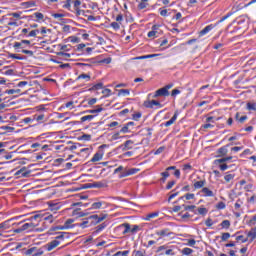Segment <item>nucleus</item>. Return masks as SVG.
<instances>
[{
    "instance_id": "obj_62",
    "label": "nucleus",
    "mask_w": 256,
    "mask_h": 256,
    "mask_svg": "<svg viewBox=\"0 0 256 256\" xmlns=\"http://www.w3.org/2000/svg\"><path fill=\"white\" fill-rule=\"evenodd\" d=\"M134 256H146L145 250H134L133 252Z\"/></svg>"
},
{
    "instance_id": "obj_20",
    "label": "nucleus",
    "mask_w": 256,
    "mask_h": 256,
    "mask_svg": "<svg viewBox=\"0 0 256 256\" xmlns=\"http://www.w3.org/2000/svg\"><path fill=\"white\" fill-rule=\"evenodd\" d=\"M178 117H179V111L176 110L174 112V115L171 117V119L169 121H166L162 125H164V127H171V125H173L175 123V121H177Z\"/></svg>"
},
{
    "instance_id": "obj_28",
    "label": "nucleus",
    "mask_w": 256,
    "mask_h": 256,
    "mask_svg": "<svg viewBox=\"0 0 256 256\" xmlns=\"http://www.w3.org/2000/svg\"><path fill=\"white\" fill-rule=\"evenodd\" d=\"M29 171H27V168H21L20 170H18L15 175L18 177H29Z\"/></svg>"
},
{
    "instance_id": "obj_12",
    "label": "nucleus",
    "mask_w": 256,
    "mask_h": 256,
    "mask_svg": "<svg viewBox=\"0 0 256 256\" xmlns=\"http://www.w3.org/2000/svg\"><path fill=\"white\" fill-rule=\"evenodd\" d=\"M136 173H139V168H130V169H125L122 171L119 175L120 179H123L125 177H130V175H136Z\"/></svg>"
},
{
    "instance_id": "obj_29",
    "label": "nucleus",
    "mask_w": 256,
    "mask_h": 256,
    "mask_svg": "<svg viewBox=\"0 0 256 256\" xmlns=\"http://www.w3.org/2000/svg\"><path fill=\"white\" fill-rule=\"evenodd\" d=\"M233 179H235V173L233 172H226L224 175V181L226 183H231V181H233Z\"/></svg>"
},
{
    "instance_id": "obj_23",
    "label": "nucleus",
    "mask_w": 256,
    "mask_h": 256,
    "mask_svg": "<svg viewBox=\"0 0 256 256\" xmlns=\"http://www.w3.org/2000/svg\"><path fill=\"white\" fill-rule=\"evenodd\" d=\"M92 43H94V45H105V39L101 36H97V34H93Z\"/></svg>"
},
{
    "instance_id": "obj_16",
    "label": "nucleus",
    "mask_w": 256,
    "mask_h": 256,
    "mask_svg": "<svg viewBox=\"0 0 256 256\" xmlns=\"http://www.w3.org/2000/svg\"><path fill=\"white\" fill-rule=\"evenodd\" d=\"M231 145L233 144H227L225 146L220 147L217 150V157H225V155H227V153H229V147H231Z\"/></svg>"
},
{
    "instance_id": "obj_11",
    "label": "nucleus",
    "mask_w": 256,
    "mask_h": 256,
    "mask_svg": "<svg viewBox=\"0 0 256 256\" xmlns=\"http://www.w3.org/2000/svg\"><path fill=\"white\" fill-rule=\"evenodd\" d=\"M26 256H41L43 255V250L38 249L37 247H31L24 252Z\"/></svg>"
},
{
    "instance_id": "obj_9",
    "label": "nucleus",
    "mask_w": 256,
    "mask_h": 256,
    "mask_svg": "<svg viewBox=\"0 0 256 256\" xmlns=\"http://www.w3.org/2000/svg\"><path fill=\"white\" fill-rule=\"evenodd\" d=\"M156 235L160 237V239H164V237H173L175 233H173L169 228H163L161 230L156 231Z\"/></svg>"
},
{
    "instance_id": "obj_53",
    "label": "nucleus",
    "mask_w": 256,
    "mask_h": 256,
    "mask_svg": "<svg viewBox=\"0 0 256 256\" xmlns=\"http://www.w3.org/2000/svg\"><path fill=\"white\" fill-rule=\"evenodd\" d=\"M71 207H89V203L75 202L72 203Z\"/></svg>"
},
{
    "instance_id": "obj_47",
    "label": "nucleus",
    "mask_w": 256,
    "mask_h": 256,
    "mask_svg": "<svg viewBox=\"0 0 256 256\" xmlns=\"http://www.w3.org/2000/svg\"><path fill=\"white\" fill-rule=\"evenodd\" d=\"M220 227L222 229H229V227H231V221L229 220H223L221 223H220Z\"/></svg>"
},
{
    "instance_id": "obj_7",
    "label": "nucleus",
    "mask_w": 256,
    "mask_h": 256,
    "mask_svg": "<svg viewBox=\"0 0 256 256\" xmlns=\"http://www.w3.org/2000/svg\"><path fill=\"white\" fill-rule=\"evenodd\" d=\"M174 84L170 83L165 85L164 87L158 89L154 93V97H169L170 93L169 90L173 89Z\"/></svg>"
},
{
    "instance_id": "obj_52",
    "label": "nucleus",
    "mask_w": 256,
    "mask_h": 256,
    "mask_svg": "<svg viewBox=\"0 0 256 256\" xmlns=\"http://www.w3.org/2000/svg\"><path fill=\"white\" fill-rule=\"evenodd\" d=\"M92 119H95V115H86L81 117V122L85 123V121H92Z\"/></svg>"
},
{
    "instance_id": "obj_50",
    "label": "nucleus",
    "mask_w": 256,
    "mask_h": 256,
    "mask_svg": "<svg viewBox=\"0 0 256 256\" xmlns=\"http://www.w3.org/2000/svg\"><path fill=\"white\" fill-rule=\"evenodd\" d=\"M131 132V126H129L127 123L120 129V133H130Z\"/></svg>"
},
{
    "instance_id": "obj_27",
    "label": "nucleus",
    "mask_w": 256,
    "mask_h": 256,
    "mask_svg": "<svg viewBox=\"0 0 256 256\" xmlns=\"http://www.w3.org/2000/svg\"><path fill=\"white\" fill-rule=\"evenodd\" d=\"M81 79H84L87 82L91 81V72L88 73H82L77 78L76 81H81Z\"/></svg>"
},
{
    "instance_id": "obj_49",
    "label": "nucleus",
    "mask_w": 256,
    "mask_h": 256,
    "mask_svg": "<svg viewBox=\"0 0 256 256\" xmlns=\"http://www.w3.org/2000/svg\"><path fill=\"white\" fill-rule=\"evenodd\" d=\"M242 206H243V199L239 198L234 204V207L236 211H239V209H241Z\"/></svg>"
},
{
    "instance_id": "obj_15",
    "label": "nucleus",
    "mask_w": 256,
    "mask_h": 256,
    "mask_svg": "<svg viewBox=\"0 0 256 256\" xmlns=\"http://www.w3.org/2000/svg\"><path fill=\"white\" fill-rule=\"evenodd\" d=\"M105 229H107V223L103 222L94 228L92 235L95 237V236L99 235V233H103V231H105Z\"/></svg>"
},
{
    "instance_id": "obj_59",
    "label": "nucleus",
    "mask_w": 256,
    "mask_h": 256,
    "mask_svg": "<svg viewBox=\"0 0 256 256\" xmlns=\"http://www.w3.org/2000/svg\"><path fill=\"white\" fill-rule=\"evenodd\" d=\"M67 41H69L70 43H79L81 39H79V37H76V36H70L68 37Z\"/></svg>"
},
{
    "instance_id": "obj_39",
    "label": "nucleus",
    "mask_w": 256,
    "mask_h": 256,
    "mask_svg": "<svg viewBox=\"0 0 256 256\" xmlns=\"http://www.w3.org/2000/svg\"><path fill=\"white\" fill-rule=\"evenodd\" d=\"M231 159H233V156H228V157L216 159V160L214 161V163H215V165H219V164H221V163H227V161H231Z\"/></svg>"
},
{
    "instance_id": "obj_37",
    "label": "nucleus",
    "mask_w": 256,
    "mask_h": 256,
    "mask_svg": "<svg viewBox=\"0 0 256 256\" xmlns=\"http://www.w3.org/2000/svg\"><path fill=\"white\" fill-rule=\"evenodd\" d=\"M74 102L73 101H69V102H67L66 104H64V105H62L59 109H58V111H62V109H75V106H74Z\"/></svg>"
},
{
    "instance_id": "obj_10",
    "label": "nucleus",
    "mask_w": 256,
    "mask_h": 256,
    "mask_svg": "<svg viewBox=\"0 0 256 256\" xmlns=\"http://www.w3.org/2000/svg\"><path fill=\"white\" fill-rule=\"evenodd\" d=\"M201 197H215L217 195V190H212L209 187H204L200 190Z\"/></svg>"
},
{
    "instance_id": "obj_31",
    "label": "nucleus",
    "mask_w": 256,
    "mask_h": 256,
    "mask_svg": "<svg viewBox=\"0 0 256 256\" xmlns=\"http://www.w3.org/2000/svg\"><path fill=\"white\" fill-rule=\"evenodd\" d=\"M152 57H159V54H149V55L134 57L132 58V61H139L141 59H152Z\"/></svg>"
},
{
    "instance_id": "obj_17",
    "label": "nucleus",
    "mask_w": 256,
    "mask_h": 256,
    "mask_svg": "<svg viewBox=\"0 0 256 256\" xmlns=\"http://www.w3.org/2000/svg\"><path fill=\"white\" fill-rule=\"evenodd\" d=\"M87 215H89V211H81L80 208H76L72 211V217H77V218H81V217H87Z\"/></svg>"
},
{
    "instance_id": "obj_44",
    "label": "nucleus",
    "mask_w": 256,
    "mask_h": 256,
    "mask_svg": "<svg viewBox=\"0 0 256 256\" xmlns=\"http://www.w3.org/2000/svg\"><path fill=\"white\" fill-rule=\"evenodd\" d=\"M180 253L182 256H185V255L190 256L193 253V249L186 247V248H183L182 250H180Z\"/></svg>"
},
{
    "instance_id": "obj_60",
    "label": "nucleus",
    "mask_w": 256,
    "mask_h": 256,
    "mask_svg": "<svg viewBox=\"0 0 256 256\" xmlns=\"http://www.w3.org/2000/svg\"><path fill=\"white\" fill-rule=\"evenodd\" d=\"M49 209H50V211H59V209H61V205H59V204H50Z\"/></svg>"
},
{
    "instance_id": "obj_21",
    "label": "nucleus",
    "mask_w": 256,
    "mask_h": 256,
    "mask_svg": "<svg viewBox=\"0 0 256 256\" xmlns=\"http://www.w3.org/2000/svg\"><path fill=\"white\" fill-rule=\"evenodd\" d=\"M75 227H80L81 229H87L91 227V222L89 217L84 218L82 222L75 224Z\"/></svg>"
},
{
    "instance_id": "obj_25",
    "label": "nucleus",
    "mask_w": 256,
    "mask_h": 256,
    "mask_svg": "<svg viewBox=\"0 0 256 256\" xmlns=\"http://www.w3.org/2000/svg\"><path fill=\"white\" fill-rule=\"evenodd\" d=\"M175 169H176V166H170L166 168V171L161 173L163 183H165L167 181V178H169V175H170L169 171H173Z\"/></svg>"
},
{
    "instance_id": "obj_40",
    "label": "nucleus",
    "mask_w": 256,
    "mask_h": 256,
    "mask_svg": "<svg viewBox=\"0 0 256 256\" xmlns=\"http://www.w3.org/2000/svg\"><path fill=\"white\" fill-rule=\"evenodd\" d=\"M101 111H103V107L97 105L96 109H91V110H87L86 113H91L92 115H97L99 113H101Z\"/></svg>"
},
{
    "instance_id": "obj_30",
    "label": "nucleus",
    "mask_w": 256,
    "mask_h": 256,
    "mask_svg": "<svg viewBox=\"0 0 256 256\" xmlns=\"http://www.w3.org/2000/svg\"><path fill=\"white\" fill-rule=\"evenodd\" d=\"M15 219H19V217L12 218L10 220H6V221L0 223V229H9V227H11V225H10L11 221H15Z\"/></svg>"
},
{
    "instance_id": "obj_18",
    "label": "nucleus",
    "mask_w": 256,
    "mask_h": 256,
    "mask_svg": "<svg viewBox=\"0 0 256 256\" xmlns=\"http://www.w3.org/2000/svg\"><path fill=\"white\" fill-rule=\"evenodd\" d=\"M145 107H147L148 109H153V107H157V109H161L163 105L161 104L160 101L151 100L145 104Z\"/></svg>"
},
{
    "instance_id": "obj_5",
    "label": "nucleus",
    "mask_w": 256,
    "mask_h": 256,
    "mask_svg": "<svg viewBox=\"0 0 256 256\" xmlns=\"http://www.w3.org/2000/svg\"><path fill=\"white\" fill-rule=\"evenodd\" d=\"M107 148L106 144H103L98 147V151L93 155L90 159V163H99V161H103V157H105V149Z\"/></svg>"
},
{
    "instance_id": "obj_45",
    "label": "nucleus",
    "mask_w": 256,
    "mask_h": 256,
    "mask_svg": "<svg viewBox=\"0 0 256 256\" xmlns=\"http://www.w3.org/2000/svg\"><path fill=\"white\" fill-rule=\"evenodd\" d=\"M8 57L10 59H17L18 61H25V59H27V57L19 56L18 54H9Z\"/></svg>"
},
{
    "instance_id": "obj_19",
    "label": "nucleus",
    "mask_w": 256,
    "mask_h": 256,
    "mask_svg": "<svg viewBox=\"0 0 256 256\" xmlns=\"http://www.w3.org/2000/svg\"><path fill=\"white\" fill-rule=\"evenodd\" d=\"M102 207H107V202L105 201H98L91 204L89 208L90 211L101 209Z\"/></svg>"
},
{
    "instance_id": "obj_58",
    "label": "nucleus",
    "mask_w": 256,
    "mask_h": 256,
    "mask_svg": "<svg viewBox=\"0 0 256 256\" xmlns=\"http://www.w3.org/2000/svg\"><path fill=\"white\" fill-rule=\"evenodd\" d=\"M236 241H240V243H247L249 241V238H246L243 235L236 236Z\"/></svg>"
},
{
    "instance_id": "obj_64",
    "label": "nucleus",
    "mask_w": 256,
    "mask_h": 256,
    "mask_svg": "<svg viewBox=\"0 0 256 256\" xmlns=\"http://www.w3.org/2000/svg\"><path fill=\"white\" fill-rule=\"evenodd\" d=\"M231 237V234L229 232L222 233L221 240L227 241Z\"/></svg>"
},
{
    "instance_id": "obj_42",
    "label": "nucleus",
    "mask_w": 256,
    "mask_h": 256,
    "mask_svg": "<svg viewBox=\"0 0 256 256\" xmlns=\"http://www.w3.org/2000/svg\"><path fill=\"white\" fill-rule=\"evenodd\" d=\"M155 217H159V212H152L147 214L144 218V221H151V219H155Z\"/></svg>"
},
{
    "instance_id": "obj_51",
    "label": "nucleus",
    "mask_w": 256,
    "mask_h": 256,
    "mask_svg": "<svg viewBox=\"0 0 256 256\" xmlns=\"http://www.w3.org/2000/svg\"><path fill=\"white\" fill-rule=\"evenodd\" d=\"M226 207L227 205L223 201H220L216 204V209H218V211H223V209H225Z\"/></svg>"
},
{
    "instance_id": "obj_35",
    "label": "nucleus",
    "mask_w": 256,
    "mask_h": 256,
    "mask_svg": "<svg viewBox=\"0 0 256 256\" xmlns=\"http://www.w3.org/2000/svg\"><path fill=\"white\" fill-rule=\"evenodd\" d=\"M161 255L176 256L177 253H175V246H171L170 248H167L165 252L161 253Z\"/></svg>"
},
{
    "instance_id": "obj_1",
    "label": "nucleus",
    "mask_w": 256,
    "mask_h": 256,
    "mask_svg": "<svg viewBox=\"0 0 256 256\" xmlns=\"http://www.w3.org/2000/svg\"><path fill=\"white\" fill-rule=\"evenodd\" d=\"M39 218V215H33L27 220L26 223L24 221L13 223L12 225L14 227H18L14 228L13 233H31V231H35V229L39 227Z\"/></svg>"
},
{
    "instance_id": "obj_38",
    "label": "nucleus",
    "mask_w": 256,
    "mask_h": 256,
    "mask_svg": "<svg viewBox=\"0 0 256 256\" xmlns=\"http://www.w3.org/2000/svg\"><path fill=\"white\" fill-rule=\"evenodd\" d=\"M6 95H16V97H19L21 95V89H9L5 91Z\"/></svg>"
},
{
    "instance_id": "obj_24",
    "label": "nucleus",
    "mask_w": 256,
    "mask_h": 256,
    "mask_svg": "<svg viewBox=\"0 0 256 256\" xmlns=\"http://www.w3.org/2000/svg\"><path fill=\"white\" fill-rule=\"evenodd\" d=\"M205 185H207V180H205V179L199 180V181H194V183H193V187H194L195 191H197L198 189H203L205 187Z\"/></svg>"
},
{
    "instance_id": "obj_32",
    "label": "nucleus",
    "mask_w": 256,
    "mask_h": 256,
    "mask_svg": "<svg viewBox=\"0 0 256 256\" xmlns=\"http://www.w3.org/2000/svg\"><path fill=\"white\" fill-rule=\"evenodd\" d=\"M101 89H103V82H99L97 84L92 85L91 88L88 89V91H101Z\"/></svg>"
},
{
    "instance_id": "obj_14",
    "label": "nucleus",
    "mask_w": 256,
    "mask_h": 256,
    "mask_svg": "<svg viewBox=\"0 0 256 256\" xmlns=\"http://www.w3.org/2000/svg\"><path fill=\"white\" fill-rule=\"evenodd\" d=\"M86 63H77V67H80L82 71H91L93 70V64H91L92 59L85 60Z\"/></svg>"
},
{
    "instance_id": "obj_56",
    "label": "nucleus",
    "mask_w": 256,
    "mask_h": 256,
    "mask_svg": "<svg viewBox=\"0 0 256 256\" xmlns=\"http://www.w3.org/2000/svg\"><path fill=\"white\" fill-rule=\"evenodd\" d=\"M213 27H215V26H213V24H210V25L206 26L204 29H202L200 31V33H209L210 31H213Z\"/></svg>"
},
{
    "instance_id": "obj_22",
    "label": "nucleus",
    "mask_w": 256,
    "mask_h": 256,
    "mask_svg": "<svg viewBox=\"0 0 256 256\" xmlns=\"http://www.w3.org/2000/svg\"><path fill=\"white\" fill-rule=\"evenodd\" d=\"M234 119L237 123L243 125V123H245V121H247L249 117H247V115L241 116V112H236L234 115Z\"/></svg>"
},
{
    "instance_id": "obj_13",
    "label": "nucleus",
    "mask_w": 256,
    "mask_h": 256,
    "mask_svg": "<svg viewBox=\"0 0 256 256\" xmlns=\"http://www.w3.org/2000/svg\"><path fill=\"white\" fill-rule=\"evenodd\" d=\"M35 215H39V223L40 221H45L46 223H53L55 221V218L53 217V214L51 213H44V214H35Z\"/></svg>"
},
{
    "instance_id": "obj_2",
    "label": "nucleus",
    "mask_w": 256,
    "mask_h": 256,
    "mask_svg": "<svg viewBox=\"0 0 256 256\" xmlns=\"http://www.w3.org/2000/svg\"><path fill=\"white\" fill-rule=\"evenodd\" d=\"M56 235L55 240H52L46 244V251H53V249H57V247L61 245L62 241H65V239H70L71 237V234L68 232H58Z\"/></svg>"
},
{
    "instance_id": "obj_43",
    "label": "nucleus",
    "mask_w": 256,
    "mask_h": 256,
    "mask_svg": "<svg viewBox=\"0 0 256 256\" xmlns=\"http://www.w3.org/2000/svg\"><path fill=\"white\" fill-rule=\"evenodd\" d=\"M133 149V140H127L125 143H124V148L123 150L124 151H129Z\"/></svg>"
},
{
    "instance_id": "obj_57",
    "label": "nucleus",
    "mask_w": 256,
    "mask_h": 256,
    "mask_svg": "<svg viewBox=\"0 0 256 256\" xmlns=\"http://www.w3.org/2000/svg\"><path fill=\"white\" fill-rule=\"evenodd\" d=\"M34 17L36 18L37 21H43V19H45V16L41 12L34 13Z\"/></svg>"
},
{
    "instance_id": "obj_8",
    "label": "nucleus",
    "mask_w": 256,
    "mask_h": 256,
    "mask_svg": "<svg viewBox=\"0 0 256 256\" xmlns=\"http://www.w3.org/2000/svg\"><path fill=\"white\" fill-rule=\"evenodd\" d=\"M31 46V41L30 40H21L20 42H14L13 48L17 53L21 52V49H27V47Z\"/></svg>"
},
{
    "instance_id": "obj_41",
    "label": "nucleus",
    "mask_w": 256,
    "mask_h": 256,
    "mask_svg": "<svg viewBox=\"0 0 256 256\" xmlns=\"http://www.w3.org/2000/svg\"><path fill=\"white\" fill-rule=\"evenodd\" d=\"M147 7H149V0H140L138 4V9H147Z\"/></svg>"
},
{
    "instance_id": "obj_55",
    "label": "nucleus",
    "mask_w": 256,
    "mask_h": 256,
    "mask_svg": "<svg viewBox=\"0 0 256 256\" xmlns=\"http://www.w3.org/2000/svg\"><path fill=\"white\" fill-rule=\"evenodd\" d=\"M141 117H143V114L141 112H136L132 115L133 121H140Z\"/></svg>"
},
{
    "instance_id": "obj_36",
    "label": "nucleus",
    "mask_w": 256,
    "mask_h": 256,
    "mask_svg": "<svg viewBox=\"0 0 256 256\" xmlns=\"http://www.w3.org/2000/svg\"><path fill=\"white\" fill-rule=\"evenodd\" d=\"M207 213H209V210L207 209V208H205V207H199L198 209H197V211H194V215H203V216H205V215H207Z\"/></svg>"
},
{
    "instance_id": "obj_34",
    "label": "nucleus",
    "mask_w": 256,
    "mask_h": 256,
    "mask_svg": "<svg viewBox=\"0 0 256 256\" xmlns=\"http://www.w3.org/2000/svg\"><path fill=\"white\" fill-rule=\"evenodd\" d=\"M131 95L130 89H120L118 90V97H129Z\"/></svg>"
},
{
    "instance_id": "obj_4",
    "label": "nucleus",
    "mask_w": 256,
    "mask_h": 256,
    "mask_svg": "<svg viewBox=\"0 0 256 256\" xmlns=\"http://www.w3.org/2000/svg\"><path fill=\"white\" fill-rule=\"evenodd\" d=\"M119 231H122V235H127L128 233L135 234L139 231V225H132L129 223H123L118 226Z\"/></svg>"
},
{
    "instance_id": "obj_48",
    "label": "nucleus",
    "mask_w": 256,
    "mask_h": 256,
    "mask_svg": "<svg viewBox=\"0 0 256 256\" xmlns=\"http://www.w3.org/2000/svg\"><path fill=\"white\" fill-rule=\"evenodd\" d=\"M180 199H186V201H191V200L195 199V194L187 193L184 196L180 197Z\"/></svg>"
},
{
    "instance_id": "obj_3",
    "label": "nucleus",
    "mask_w": 256,
    "mask_h": 256,
    "mask_svg": "<svg viewBox=\"0 0 256 256\" xmlns=\"http://www.w3.org/2000/svg\"><path fill=\"white\" fill-rule=\"evenodd\" d=\"M73 223H75V220L74 219H67L64 223L63 226H54V227H51L49 230H48V235H55V231H65V229H71L73 228Z\"/></svg>"
},
{
    "instance_id": "obj_26",
    "label": "nucleus",
    "mask_w": 256,
    "mask_h": 256,
    "mask_svg": "<svg viewBox=\"0 0 256 256\" xmlns=\"http://www.w3.org/2000/svg\"><path fill=\"white\" fill-rule=\"evenodd\" d=\"M249 239L250 243H253L256 239V227L252 228L248 233H247V238Z\"/></svg>"
},
{
    "instance_id": "obj_6",
    "label": "nucleus",
    "mask_w": 256,
    "mask_h": 256,
    "mask_svg": "<svg viewBox=\"0 0 256 256\" xmlns=\"http://www.w3.org/2000/svg\"><path fill=\"white\" fill-rule=\"evenodd\" d=\"M107 217H109L108 214H93L88 216V219L90 221V225L91 227L95 226V225H99V223H102V221H105V219H107Z\"/></svg>"
},
{
    "instance_id": "obj_54",
    "label": "nucleus",
    "mask_w": 256,
    "mask_h": 256,
    "mask_svg": "<svg viewBox=\"0 0 256 256\" xmlns=\"http://www.w3.org/2000/svg\"><path fill=\"white\" fill-rule=\"evenodd\" d=\"M249 227H254L256 225V214L251 217V219L247 222Z\"/></svg>"
},
{
    "instance_id": "obj_63",
    "label": "nucleus",
    "mask_w": 256,
    "mask_h": 256,
    "mask_svg": "<svg viewBox=\"0 0 256 256\" xmlns=\"http://www.w3.org/2000/svg\"><path fill=\"white\" fill-rule=\"evenodd\" d=\"M72 3L74 5V9L76 11H77V9H79V7H81V0H73Z\"/></svg>"
},
{
    "instance_id": "obj_33",
    "label": "nucleus",
    "mask_w": 256,
    "mask_h": 256,
    "mask_svg": "<svg viewBox=\"0 0 256 256\" xmlns=\"http://www.w3.org/2000/svg\"><path fill=\"white\" fill-rule=\"evenodd\" d=\"M0 155L6 160L13 159V152L7 154V150L5 149H0Z\"/></svg>"
},
{
    "instance_id": "obj_46",
    "label": "nucleus",
    "mask_w": 256,
    "mask_h": 256,
    "mask_svg": "<svg viewBox=\"0 0 256 256\" xmlns=\"http://www.w3.org/2000/svg\"><path fill=\"white\" fill-rule=\"evenodd\" d=\"M247 111H256V102H248L246 104Z\"/></svg>"
},
{
    "instance_id": "obj_61",
    "label": "nucleus",
    "mask_w": 256,
    "mask_h": 256,
    "mask_svg": "<svg viewBox=\"0 0 256 256\" xmlns=\"http://www.w3.org/2000/svg\"><path fill=\"white\" fill-rule=\"evenodd\" d=\"M130 253L129 250H125V251H118L116 252L113 256H128Z\"/></svg>"
}]
</instances>
